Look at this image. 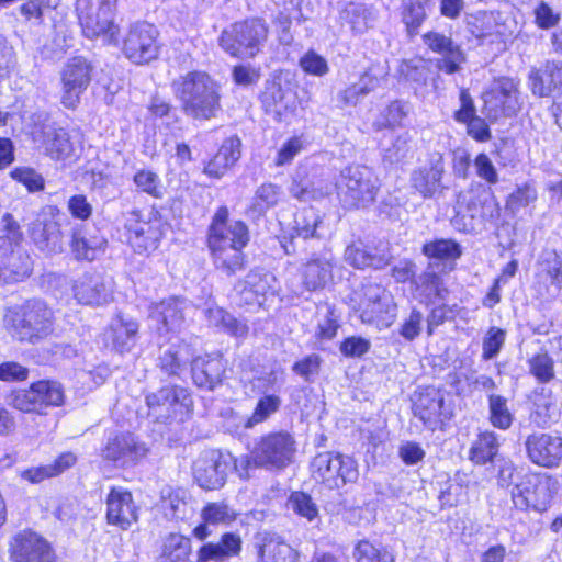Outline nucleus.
Segmentation results:
<instances>
[{
	"mask_svg": "<svg viewBox=\"0 0 562 562\" xmlns=\"http://www.w3.org/2000/svg\"><path fill=\"white\" fill-rule=\"evenodd\" d=\"M171 88L183 113L193 120H211L221 110V85L205 71H188L176 78Z\"/></svg>",
	"mask_w": 562,
	"mask_h": 562,
	"instance_id": "nucleus-1",
	"label": "nucleus"
},
{
	"mask_svg": "<svg viewBox=\"0 0 562 562\" xmlns=\"http://www.w3.org/2000/svg\"><path fill=\"white\" fill-rule=\"evenodd\" d=\"M7 331L19 341L35 344L53 331V312L41 300H30L5 311Z\"/></svg>",
	"mask_w": 562,
	"mask_h": 562,
	"instance_id": "nucleus-2",
	"label": "nucleus"
},
{
	"mask_svg": "<svg viewBox=\"0 0 562 562\" xmlns=\"http://www.w3.org/2000/svg\"><path fill=\"white\" fill-rule=\"evenodd\" d=\"M116 0H77L82 33L88 38L116 43L120 27L115 22Z\"/></svg>",
	"mask_w": 562,
	"mask_h": 562,
	"instance_id": "nucleus-3",
	"label": "nucleus"
},
{
	"mask_svg": "<svg viewBox=\"0 0 562 562\" xmlns=\"http://www.w3.org/2000/svg\"><path fill=\"white\" fill-rule=\"evenodd\" d=\"M380 189L374 171L363 165L349 166L340 172L337 191L345 207H366L375 201Z\"/></svg>",
	"mask_w": 562,
	"mask_h": 562,
	"instance_id": "nucleus-4",
	"label": "nucleus"
},
{
	"mask_svg": "<svg viewBox=\"0 0 562 562\" xmlns=\"http://www.w3.org/2000/svg\"><path fill=\"white\" fill-rule=\"evenodd\" d=\"M268 37V26L260 19L245 20L224 29L218 38L220 46L231 56L255 57Z\"/></svg>",
	"mask_w": 562,
	"mask_h": 562,
	"instance_id": "nucleus-5",
	"label": "nucleus"
},
{
	"mask_svg": "<svg viewBox=\"0 0 562 562\" xmlns=\"http://www.w3.org/2000/svg\"><path fill=\"white\" fill-rule=\"evenodd\" d=\"M232 465L237 471H247L250 465L249 457L243 456L239 459H234L229 453L207 450L202 452L194 461L193 476L202 488L217 490L225 484Z\"/></svg>",
	"mask_w": 562,
	"mask_h": 562,
	"instance_id": "nucleus-6",
	"label": "nucleus"
},
{
	"mask_svg": "<svg viewBox=\"0 0 562 562\" xmlns=\"http://www.w3.org/2000/svg\"><path fill=\"white\" fill-rule=\"evenodd\" d=\"M249 241V232L239 226L232 235H215L207 238V246L214 267L231 277L246 268L247 259L244 248Z\"/></svg>",
	"mask_w": 562,
	"mask_h": 562,
	"instance_id": "nucleus-7",
	"label": "nucleus"
},
{
	"mask_svg": "<svg viewBox=\"0 0 562 562\" xmlns=\"http://www.w3.org/2000/svg\"><path fill=\"white\" fill-rule=\"evenodd\" d=\"M127 243L137 254L154 251L166 233V224L153 212L133 210L125 215Z\"/></svg>",
	"mask_w": 562,
	"mask_h": 562,
	"instance_id": "nucleus-8",
	"label": "nucleus"
},
{
	"mask_svg": "<svg viewBox=\"0 0 562 562\" xmlns=\"http://www.w3.org/2000/svg\"><path fill=\"white\" fill-rule=\"evenodd\" d=\"M295 452L294 437L288 431H276L256 442L249 460L257 467L279 470L292 463Z\"/></svg>",
	"mask_w": 562,
	"mask_h": 562,
	"instance_id": "nucleus-9",
	"label": "nucleus"
},
{
	"mask_svg": "<svg viewBox=\"0 0 562 562\" xmlns=\"http://www.w3.org/2000/svg\"><path fill=\"white\" fill-rule=\"evenodd\" d=\"M312 476L316 482L334 490L358 479L356 461L340 453L321 452L311 462Z\"/></svg>",
	"mask_w": 562,
	"mask_h": 562,
	"instance_id": "nucleus-10",
	"label": "nucleus"
},
{
	"mask_svg": "<svg viewBox=\"0 0 562 562\" xmlns=\"http://www.w3.org/2000/svg\"><path fill=\"white\" fill-rule=\"evenodd\" d=\"M91 64L82 56L69 58L60 69V103L69 110L80 104L81 97L91 82Z\"/></svg>",
	"mask_w": 562,
	"mask_h": 562,
	"instance_id": "nucleus-11",
	"label": "nucleus"
},
{
	"mask_svg": "<svg viewBox=\"0 0 562 562\" xmlns=\"http://www.w3.org/2000/svg\"><path fill=\"white\" fill-rule=\"evenodd\" d=\"M396 310L392 295L384 288L373 283L363 286L358 308L362 323L389 327L396 317Z\"/></svg>",
	"mask_w": 562,
	"mask_h": 562,
	"instance_id": "nucleus-12",
	"label": "nucleus"
},
{
	"mask_svg": "<svg viewBox=\"0 0 562 562\" xmlns=\"http://www.w3.org/2000/svg\"><path fill=\"white\" fill-rule=\"evenodd\" d=\"M557 491L558 481L552 476L529 474L510 490V494L517 509L527 510L532 507L541 510L547 507Z\"/></svg>",
	"mask_w": 562,
	"mask_h": 562,
	"instance_id": "nucleus-13",
	"label": "nucleus"
},
{
	"mask_svg": "<svg viewBox=\"0 0 562 562\" xmlns=\"http://www.w3.org/2000/svg\"><path fill=\"white\" fill-rule=\"evenodd\" d=\"M413 414L425 427L435 431L442 429L452 418L453 409L445 403V396L440 390L426 387L415 394Z\"/></svg>",
	"mask_w": 562,
	"mask_h": 562,
	"instance_id": "nucleus-14",
	"label": "nucleus"
},
{
	"mask_svg": "<svg viewBox=\"0 0 562 562\" xmlns=\"http://www.w3.org/2000/svg\"><path fill=\"white\" fill-rule=\"evenodd\" d=\"M158 31L147 22L133 24L124 40L123 53L134 64H147L158 56Z\"/></svg>",
	"mask_w": 562,
	"mask_h": 562,
	"instance_id": "nucleus-15",
	"label": "nucleus"
},
{
	"mask_svg": "<svg viewBox=\"0 0 562 562\" xmlns=\"http://www.w3.org/2000/svg\"><path fill=\"white\" fill-rule=\"evenodd\" d=\"M9 551L11 562H56L47 540L31 530L18 532L10 541Z\"/></svg>",
	"mask_w": 562,
	"mask_h": 562,
	"instance_id": "nucleus-16",
	"label": "nucleus"
},
{
	"mask_svg": "<svg viewBox=\"0 0 562 562\" xmlns=\"http://www.w3.org/2000/svg\"><path fill=\"white\" fill-rule=\"evenodd\" d=\"M190 304L179 297H169L149 307V325L159 335L180 331L184 325Z\"/></svg>",
	"mask_w": 562,
	"mask_h": 562,
	"instance_id": "nucleus-17",
	"label": "nucleus"
},
{
	"mask_svg": "<svg viewBox=\"0 0 562 562\" xmlns=\"http://www.w3.org/2000/svg\"><path fill=\"white\" fill-rule=\"evenodd\" d=\"M487 115L496 119L503 114L512 116L520 110V94L518 85L514 79L503 78L483 94Z\"/></svg>",
	"mask_w": 562,
	"mask_h": 562,
	"instance_id": "nucleus-18",
	"label": "nucleus"
},
{
	"mask_svg": "<svg viewBox=\"0 0 562 562\" xmlns=\"http://www.w3.org/2000/svg\"><path fill=\"white\" fill-rule=\"evenodd\" d=\"M528 459L539 467L554 468L562 461V437L544 432L529 435L525 441Z\"/></svg>",
	"mask_w": 562,
	"mask_h": 562,
	"instance_id": "nucleus-19",
	"label": "nucleus"
},
{
	"mask_svg": "<svg viewBox=\"0 0 562 562\" xmlns=\"http://www.w3.org/2000/svg\"><path fill=\"white\" fill-rule=\"evenodd\" d=\"M423 42L432 52L441 55L436 59V67L445 74L452 75L461 70L465 61V54L451 37L439 32H427L423 35Z\"/></svg>",
	"mask_w": 562,
	"mask_h": 562,
	"instance_id": "nucleus-20",
	"label": "nucleus"
},
{
	"mask_svg": "<svg viewBox=\"0 0 562 562\" xmlns=\"http://www.w3.org/2000/svg\"><path fill=\"white\" fill-rule=\"evenodd\" d=\"M146 453V447L131 434L110 437L101 451L104 460L123 468L136 464Z\"/></svg>",
	"mask_w": 562,
	"mask_h": 562,
	"instance_id": "nucleus-21",
	"label": "nucleus"
},
{
	"mask_svg": "<svg viewBox=\"0 0 562 562\" xmlns=\"http://www.w3.org/2000/svg\"><path fill=\"white\" fill-rule=\"evenodd\" d=\"M562 289V255L544 251L538 261L537 291L546 299H555Z\"/></svg>",
	"mask_w": 562,
	"mask_h": 562,
	"instance_id": "nucleus-22",
	"label": "nucleus"
},
{
	"mask_svg": "<svg viewBox=\"0 0 562 562\" xmlns=\"http://www.w3.org/2000/svg\"><path fill=\"white\" fill-rule=\"evenodd\" d=\"M105 503L109 525L127 530L137 521V508L128 491L122 487H113L108 494Z\"/></svg>",
	"mask_w": 562,
	"mask_h": 562,
	"instance_id": "nucleus-23",
	"label": "nucleus"
},
{
	"mask_svg": "<svg viewBox=\"0 0 562 562\" xmlns=\"http://www.w3.org/2000/svg\"><path fill=\"white\" fill-rule=\"evenodd\" d=\"M254 548L258 562H295L296 552L281 536L270 531H259L254 537Z\"/></svg>",
	"mask_w": 562,
	"mask_h": 562,
	"instance_id": "nucleus-24",
	"label": "nucleus"
},
{
	"mask_svg": "<svg viewBox=\"0 0 562 562\" xmlns=\"http://www.w3.org/2000/svg\"><path fill=\"white\" fill-rule=\"evenodd\" d=\"M344 259L357 269H382L389 265L391 254L386 245L370 247L358 240L346 247Z\"/></svg>",
	"mask_w": 562,
	"mask_h": 562,
	"instance_id": "nucleus-25",
	"label": "nucleus"
},
{
	"mask_svg": "<svg viewBox=\"0 0 562 562\" xmlns=\"http://www.w3.org/2000/svg\"><path fill=\"white\" fill-rule=\"evenodd\" d=\"M226 370V366L221 356H199L191 362L192 380L200 389L207 391L218 386Z\"/></svg>",
	"mask_w": 562,
	"mask_h": 562,
	"instance_id": "nucleus-26",
	"label": "nucleus"
},
{
	"mask_svg": "<svg viewBox=\"0 0 562 562\" xmlns=\"http://www.w3.org/2000/svg\"><path fill=\"white\" fill-rule=\"evenodd\" d=\"M335 257L326 251L314 255L301 269L303 285L308 291L324 289L333 279Z\"/></svg>",
	"mask_w": 562,
	"mask_h": 562,
	"instance_id": "nucleus-27",
	"label": "nucleus"
},
{
	"mask_svg": "<svg viewBox=\"0 0 562 562\" xmlns=\"http://www.w3.org/2000/svg\"><path fill=\"white\" fill-rule=\"evenodd\" d=\"M74 295L81 304L100 305L112 297L111 283L99 274H85L74 283Z\"/></svg>",
	"mask_w": 562,
	"mask_h": 562,
	"instance_id": "nucleus-28",
	"label": "nucleus"
},
{
	"mask_svg": "<svg viewBox=\"0 0 562 562\" xmlns=\"http://www.w3.org/2000/svg\"><path fill=\"white\" fill-rule=\"evenodd\" d=\"M269 288V276L258 270H251L243 280L235 284L234 300L239 305H261Z\"/></svg>",
	"mask_w": 562,
	"mask_h": 562,
	"instance_id": "nucleus-29",
	"label": "nucleus"
},
{
	"mask_svg": "<svg viewBox=\"0 0 562 562\" xmlns=\"http://www.w3.org/2000/svg\"><path fill=\"white\" fill-rule=\"evenodd\" d=\"M443 172L442 155L434 153L430 157V168L415 171L412 175V184L424 198H432L441 187Z\"/></svg>",
	"mask_w": 562,
	"mask_h": 562,
	"instance_id": "nucleus-30",
	"label": "nucleus"
},
{
	"mask_svg": "<svg viewBox=\"0 0 562 562\" xmlns=\"http://www.w3.org/2000/svg\"><path fill=\"white\" fill-rule=\"evenodd\" d=\"M331 190V184L328 181L310 177L304 170L295 173L289 187L291 195L304 202L327 196Z\"/></svg>",
	"mask_w": 562,
	"mask_h": 562,
	"instance_id": "nucleus-31",
	"label": "nucleus"
},
{
	"mask_svg": "<svg viewBox=\"0 0 562 562\" xmlns=\"http://www.w3.org/2000/svg\"><path fill=\"white\" fill-rule=\"evenodd\" d=\"M240 550V537L233 532H226L220 541L203 544L198 551L196 562H224L238 555Z\"/></svg>",
	"mask_w": 562,
	"mask_h": 562,
	"instance_id": "nucleus-32",
	"label": "nucleus"
},
{
	"mask_svg": "<svg viewBox=\"0 0 562 562\" xmlns=\"http://www.w3.org/2000/svg\"><path fill=\"white\" fill-rule=\"evenodd\" d=\"M31 238L41 251L48 255L61 252L64 249V235L56 221L33 223Z\"/></svg>",
	"mask_w": 562,
	"mask_h": 562,
	"instance_id": "nucleus-33",
	"label": "nucleus"
},
{
	"mask_svg": "<svg viewBox=\"0 0 562 562\" xmlns=\"http://www.w3.org/2000/svg\"><path fill=\"white\" fill-rule=\"evenodd\" d=\"M482 207L472 198L461 195L456 206V214L451 218L454 229L463 233H474L483 224Z\"/></svg>",
	"mask_w": 562,
	"mask_h": 562,
	"instance_id": "nucleus-34",
	"label": "nucleus"
},
{
	"mask_svg": "<svg viewBox=\"0 0 562 562\" xmlns=\"http://www.w3.org/2000/svg\"><path fill=\"white\" fill-rule=\"evenodd\" d=\"M76 136L61 127L47 130L44 140L46 154L56 160H66L74 157L77 149Z\"/></svg>",
	"mask_w": 562,
	"mask_h": 562,
	"instance_id": "nucleus-35",
	"label": "nucleus"
},
{
	"mask_svg": "<svg viewBox=\"0 0 562 562\" xmlns=\"http://www.w3.org/2000/svg\"><path fill=\"white\" fill-rule=\"evenodd\" d=\"M339 16L355 34H362L373 27L378 11L372 5L350 2L340 11Z\"/></svg>",
	"mask_w": 562,
	"mask_h": 562,
	"instance_id": "nucleus-36",
	"label": "nucleus"
},
{
	"mask_svg": "<svg viewBox=\"0 0 562 562\" xmlns=\"http://www.w3.org/2000/svg\"><path fill=\"white\" fill-rule=\"evenodd\" d=\"M283 198L282 188L278 184L266 182L259 186L246 210L251 218L263 216L270 209L277 206Z\"/></svg>",
	"mask_w": 562,
	"mask_h": 562,
	"instance_id": "nucleus-37",
	"label": "nucleus"
},
{
	"mask_svg": "<svg viewBox=\"0 0 562 562\" xmlns=\"http://www.w3.org/2000/svg\"><path fill=\"white\" fill-rule=\"evenodd\" d=\"M138 323L132 318L116 317L110 326V338L119 352L130 351L137 341Z\"/></svg>",
	"mask_w": 562,
	"mask_h": 562,
	"instance_id": "nucleus-38",
	"label": "nucleus"
},
{
	"mask_svg": "<svg viewBox=\"0 0 562 562\" xmlns=\"http://www.w3.org/2000/svg\"><path fill=\"white\" fill-rule=\"evenodd\" d=\"M291 99V94L285 92L281 86L272 85L263 92L262 104L268 114H271L278 121H282L293 110Z\"/></svg>",
	"mask_w": 562,
	"mask_h": 562,
	"instance_id": "nucleus-39",
	"label": "nucleus"
},
{
	"mask_svg": "<svg viewBox=\"0 0 562 562\" xmlns=\"http://www.w3.org/2000/svg\"><path fill=\"white\" fill-rule=\"evenodd\" d=\"M33 270L31 257L25 251H13L7 263L0 266V279L4 282H18L29 277Z\"/></svg>",
	"mask_w": 562,
	"mask_h": 562,
	"instance_id": "nucleus-40",
	"label": "nucleus"
},
{
	"mask_svg": "<svg viewBox=\"0 0 562 562\" xmlns=\"http://www.w3.org/2000/svg\"><path fill=\"white\" fill-rule=\"evenodd\" d=\"M498 448L499 441L495 432H481L470 450V459L477 464H485L493 461Z\"/></svg>",
	"mask_w": 562,
	"mask_h": 562,
	"instance_id": "nucleus-41",
	"label": "nucleus"
},
{
	"mask_svg": "<svg viewBox=\"0 0 562 562\" xmlns=\"http://www.w3.org/2000/svg\"><path fill=\"white\" fill-rule=\"evenodd\" d=\"M0 232V257H2L14 251V247L21 243L23 234L19 223L10 213H5L1 217Z\"/></svg>",
	"mask_w": 562,
	"mask_h": 562,
	"instance_id": "nucleus-42",
	"label": "nucleus"
},
{
	"mask_svg": "<svg viewBox=\"0 0 562 562\" xmlns=\"http://www.w3.org/2000/svg\"><path fill=\"white\" fill-rule=\"evenodd\" d=\"M205 314L210 325L222 328L231 335L241 337L248 333L245 323L239 322L221 307L207 308Z\"/></svg>",
	"mask_w": 562,
	"mask_h": 562,
	"instance_id": "nucleus-43",
	"label": "nucleus"
},
{
	"mask_svg": "<svg viewBox=\"0 0 562 562\" xmlns=\"http://www.w3.org/2000/svg\"><path fill=\"white\" fill-rule=\"evenodd\" d=\"M42 390L44 389L35 387V383H32L29 389L13 392L9 404L22 413L44 415L37 397Z\"/></svg>",
	"mask_w": 562,
	"mask_h": 562,
	"instance_id": "nucleus-44",
	"label": "nucleus"
},
{
	"mask_svg": "<svg viewBox=\"0 0 562 562\" xmlns=\"http://www.w3.org/2000/svg\"><path fill=\"white\" fill-rule=\"evenodd\" d=\"M170 396H173V400L180 401L181 406L186 409L193 405V400L189 391L181 386H166L155 393L148 394L146 396V403L150 408L166 406Z\"/></svg>",
	"mask_w": 562,
	"mask_h": 562,
	"instance_id": "nucleus-45",
	"label": "nucleus"
},
{
	"mask_svg": "<svg viewBox=\"0 0 562 562\" xmlns=\"http://www.w3.org/2000/svg\"><path fill=\"white\" fill-rule=\"evenodd\" d=\"M106 245L103 237H85L81 232H75L71 239V249L77 259L94 260L98 251Z\"/></svg>",
	"mask_w": 562,
	"mask_h": 562,
	"instance_id": "nucleus-46",
	"label": "nucleus"
},
{
	"mask_svg": "<svg viewBox=\"0 0 562 562\" xmlns=\"http://www.w3.org/2000/svg\"><path fill=\"white\" fill-rule=\"evenodd\" d=\"M423 254L439 260H457L462 255V248L453 239H436L423 246Z\"/></svg>",
	"mask_w": 562,
	"mask_h": 562,
	"instance_id": "nucleus-47",
	"label": "nucleus"
},
{
	"mask_svg": "<svg viewBox=\"0 0 562 562\" xmlns=\"http://www.w3.org/2000/svg\"><path fill=\"white\" fill-rule=\"evenodd\" d=\"M323 221L313 210L306 209L299 213L295 218V229L300 237L304 239L322 236Z\"/></svg>",
	"mask_w": 562,
	"mask_h": 562,
	"instance_id": "nucleus-48",
	"label": "nucleus"
},
{
	"mask_svg": "<svg viewBox=\"0 0 562 562\" xmlns=\"http://www.w3.org/2000/svg\"><path fill=\"white\" fill-rule=\"evenodd\" d=\"M490 422L502 430L508 429L514 420L507 404V400L501 395H491L488 397Z\"/></svg>",
	"mask_w": 562,
	"mask_h": 562,
	"instance_id": "nucleus-49",
	"label": "nucleus"
},
{
	"mask_svg": "<svg viewBox=\"0 0 562 562\" xmlns=\"http://www.w3.org/2000/svg\"><path fill=\"white\" fill-rule=\"evenodd\" d=\"M528 367L530 374L540 383H549L555 376L554 360L547 351L533 355L528 361Z\"/></svg>",
	"mask_w": 562,
	"mask_h": 562,
	"instance_id": "nucleus-50",
	"label": "nucleus"
},
{
	"mask_svg": "<svg viewBox=\"0 0 562 562\" xmlns=\"http://www.w3.org/2000/svg\"><path fill=\"white\" fill-rule=\"evenodd\" d=\"M427 19L425 2L420 0L408 1L403 5L402 21L409 36L418 33L423 22Z\"/></svg>",
	"mask_w": 562,
	"mask_h": 562,
	"instance_id": "nucleus-51",
	"label": "nucleus"
},
{
	"mask_svg": "<svg viewBox=\"0 0 562 562\" xmlns=\"http://www.w3.org/2000/svg\"><path fill=\"white\" fill-rule=\"evenodd\" d=\"M190 551L191 541L182 535L170 533L164 541L162 555L171 562L186 560Z\"/></svg>",
	"mask_w": 562,
	"mask_h": 562,
	"instance_id": "nucleus-52",
	"label": "nucleus"
},
{
	"mask_svg": "<svg viewBox=\"0 0 562 562\" xmlns=\"http://www.w3.org/2000/svg\"><path fill=\"white\" fill-rule=\"evenodd\" d=\"M538 199L536 187L530 182H525L516 187L506 200V209L512 213H517L524 207L535 203Z\"/></svg>",
	"mask_w": 562,
	"mask_h": 562,
	"instance_id": "nucleus-53",
	"label": "nucleus"
},
{
	"mask_svg": "<svg viewBox=\"0 0 562 562\" xmlns=\"http://www.w3.org/2000/svg\"><path fill=\"white\" fill-rule=\"evenodd\" d=\"M356 562H394V555L385 548L361 540L355 548Z\"/></svg>",
	"mask_w": 562,
	"mask_h": 562,
	"instance_id": "nucleus-54",
	"label": "nucleus"
},
{
	"mask_svg": "<svg viewBox=\"0 0 562 562\" xmlns=\"http://www.w3.org/2000/svg\"><path fill=\"white\" fill-rule=\"evenodd\" d=\"M35 387L44 389L37 396L44 414H46L47 408L64 404L65 394L58 382L43 380L35 382Z\"/></svg>",
	"mask_w": 562,
	"mask_h": 562,
	"instance_id": "nucleus-55",
	"label": "nucleus"
},
{
	"mask_svg": "<svg viewBox=\"0 0 562 562\" xmlns=\"http://www.w3.org/2000/svg\"><path fill=\"white\" fill-rule=\"evenodd\" d=\"M201 517L206 524L226 526L236 520L237 513L225 503H209Z\"/></svg>",
	"mask_w": 562,
	"mask_h": 562,
	"instance_id": "nucleus-56",
	"label": "nucleus"
},
{
	"mask_svg": "<svg viewBox=\"0 0 562 562\" xmlns=\"http://www.w3.org/2000/svg\"><path fill=\"white\" fill-rule=\"evenodd\" d=\"M281 398L278 395L269 394L259 398L252 415L247 419L245 427L251 428L257 424L267 420L279 411Z\"/></svg>",
	"mask_w": 562,
	"mask_h": 562,
	"instance_id": "nucleus-57",
	"label": "nucleus"
},
{
	"mask_svg": "<svg viewBox=\"0 0 562 562\" xmlns=\"http://www.w3.org/2000/svg\"><path fill=\"white\" fill-rule=\"evenodd\" d=\"M411 156V136L408 133L397 135L392 143L383 148V160L393 165L404 161Z\"/></svg>",
	"mask_w": 562,
	"mask_h": 562,
	"instance_id": "nucleus-58",
	"label": "nucleus"
},
{
	"mask_svg": "<svg viewBox=\"0 0 562 562\" xmlns=\"http://www.w3.org/2000/svg\"><path fill=\"white\" fill-rule=\"evenodd\" d=\"M188 360L186 346L171 347L160 356V368L168 375H177Z\"/></svg>",
	"mask_w": 562,
	"mask_h": 562,
	"instance_id": "nucleus-59",
	"label": "nucleus"
},
{
	"mask_svg": "<svg viewBox=\"0 0 562 562\" xmlns=\"http://www.w3.org/2000/svg\"><path fill=\"white\" fill-rule=\"evenodd\" d=\"M238 226L241 231H248L247 225L241 221L228 222L227 207H220L210 225L207 238H213L215 235H232Z\"/></svg>",
	"mask_w": 562,
	"mask_h": 562,
	"instance_id": "nucleus-60",
	"label": "nucleus"
},
{
	"mask_svg": "<svg viewBox=\"0 0 562 562\" xmlns=\"http://www.w3.org/2000/svg\"><path fill=\"white\" fill-rule=\"evenodd\" d=\"M288 504L289 508L308 521H314L316 518H318V507L312 497L306 493H292Z\"/></svg>",
	"mask_w": 562,
	"mask_h": 562,
	"instance_id": "nucleus-61",
	"label": "nucleus"
},
{
	"mask_svg": "<svg viewBox=\"0 0 562 562\" xmlns=\"http://www.w3.org/2000/svg\"><path fill=\"white\" fill-rule=\"evenodd\" d=\"M549 74L547 63L541 69L531 71L529 82L533 94L548 97L554 93V79Z\"/></svg>",
	"mask_w": 562,
	"mask_h": 562,
	"instance_id": "nucleus-62",
	"label": "nucleus"
},
{
	"mask_svg": "<svg viewBox=\"0 0 562 562\" xmlns=\"http://www.w3.org/2000/svg\"><path fill=\"white\" fill-rule=\"evenodd\" d=\"M134 183L140 191L154 198L162 196L160 179L158 175L150 170H139L136 172L134 176Z\"/></svg>",
	"mask_w": 562,
	"mask_h": 562,
	"instance_id": "nucleus-63",
	"label": "nucleus"
},
{
	"mask_svg": "<svg viewBox=\"0 0 562 562\" xmlns=\"http://www.w3.org/2000/svg\"><path fill=\"white\" fill-rule=\"evenodd\" d=\"M405 115L406 111L404 109V104L400 101H394L383 110L381 117L373 123V126L376 131L386 127H394L401 124Z\"/></svg>",
	"mask_w": 562,
	"mask_h": 562,
	"instance_id": "nucleus-64",
	"label": "nucleus"
}]
</instances>
